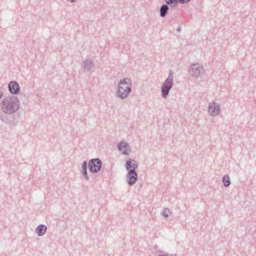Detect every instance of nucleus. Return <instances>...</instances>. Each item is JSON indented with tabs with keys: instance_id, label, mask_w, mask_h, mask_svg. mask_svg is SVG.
I'll list each match as a JSON object with an SVG mask.
<instances>
[{
	"instance_id": "nucleus-1",
	"label": "nucleus",
	"mask_w": 256,
	"mask_h": 256,
	"mask_svg": "<svg viewBox=\"0 0 256 256\" xmlns=\"http://www.w3.org/2000/svg\"><path fill=\"white\" fill-rule=\"evenodd\" d=\"M132 84L129 78H124L120 80L116 90L118 98L122 100L126 98L132 92Z\"/></svg>"
},
{
	"instance_id": "nucleus-2",
	"label": "nucleus",
	"mask_w": 256,
	"mask_h": 256,
	"mask_svg": "<svg viewBox=\"0 0 256 256\" xmlns=\"http://www.w3.org/2000/svg\"><path fill=\"white\" fill-rule=\"evenodd\" d=\"M173 86V72L170 70L167 78L162 84L161 88L162 96L163 98H166L170 90Z\"/></svg>"
},
{
	"instance_id": "nucleus-3",
	"label": "nucleus",
	"mask_w": 256,
	"mask_h": 256,
	"mask_svg": "<svg viewBox=\"0 0 256 256\" xmlns=\"http://www.w3.org/2000/svg\"><path fill=\"white\" fill-rule=\"evenodd\" d=\"M204 70L202 64L198 63L192 64L189 70V73L193 77L198 78L204 72Z\"/></svg>"
},
{
	"instance_id": "nucleus-4",
	"label": "nucleus",
	"mask_w": 256,
	"mask_h": 256,
	"mask_svg": "<svg viewBox=\"0 0 256 256\" xmlns=\"http://www.w3.org/2000/svg\"><path fill=\"white\" fill-rule=\"evenodd\" d=\"M220 105L218 104L215 102H212L209 104L208 112L210 116H214L218 115L220 114Z\"/></svg>"
},
{
	"instance_id": "nucleus-5",
	"label": "nucleus",
	"mask_w": 256,
	"mask_h": 256,
	"mask_svg": "<svg viewBox=\"0 0 256 256\" xmlns=\"http://www.w3.org/2000/svg\"><path fill=\"white\" fill-rule=\"evenodd\" d=\"M138 178V174L136 171L130 170L128 172V174L126 176V182L129 186H132L134 185Z\"/></svg>"
},
{
	"instance_id": "nucleus-6",
	"label": "nucleus",
	"mask_w": 256,
	"mask_h": 256,
	"mask_svg": "<svg viewBox=\"0 0 256 256\" xmlns=\"http://www.w3.org/2000/svg\"><path fill=\"white\" fill-rule=\"evenodd\" d=\"M138 168V164L135 160L129 158L126 160L125 168L128 172L130 170L136 171Z\"/></svg>"
},
{
	"instance_id": "nucleus-7",
	"label": "nucleus",
	"mask_w": 256,
	"mask_h": 256,
	"mask_svg": "<svg viewBox=\"0 0 256 256\" xmlns=\"http://www.w3.org/2000/svg\"><path fill=\"white\" fill-rule=\"evenodd\" d=\"M118 148L120 152L125 155H128L131 151L128 144L123 142L118 143Z\"/></svg>"
},
{
	"instance_id": "nucleus-8",
	"label": "nucleus",
	"mask_w": 256,
	"mask_h": 256,
	"mask_svg": "<svg viewBox=\"0 0 256 256\" xmlns=\"http://www.w3.org/2000/svg\"><path fill=\"white\" fill-rule=\"evenodd\" d=\"M89 166L91 172H96L100 170L101 162L98 159L92 160L90 162Z\"/></svg>"
},
{
	"instance_id": "nucleus-9",
	"label": "nucleus",
	"mask_w": 256,
	"mask_h": 256,
	"mask_svg": "<svg viewBox=\"0 0 256 256\" xmlns=\"http://www.w3.org/2000/svg\"><path fill=\"white\" fill-rule=\"evenodd\" d=\"M8 88L12 94H16L20 90L18 84L16 82H12L9 84Z\"/></svg>"
},
{
	"instance_id": "nucleus-10",
	"label": "nucleus",
	"mask_w": 256,
	"mask_h": 256,
	"mask_svg": "<svg viewBox=\"0 0 256 256\" xmlns=\"http://www.w3.org/2000/svg\"><path fill=\"white\" fill-rule=\"evenodd\" d=\"M169 7L167 4H163L160 8V16L162 18H164L168 14Z\"/></svg>"
},
{
	"instance_id": "nucleus-11",
	"label": "nucleus",
	"mask_w": 256,
	"mask_h": 256,
	"mask_svg": "<svg viewBox=\"0 0 256 256\" xmlns=\"http://www.w3.org/2000/svg\"><path fill=\"white\" fill-rule=\"evenodd\" d=\"M222 181L224 186L228 187L231 184L230 176L228 174L224 175L222 178Z\"/></svg>"
},
{
	"instance_id": "nucleus-12",
	"label": "nucleus",
	"mask_w": 256,
	"mask_h": 256,
	"mask_svg": "<svg viewBox=\"0 0 256 256\" xmlns=\"http://www.w3.org/2000/svg\"><path fill=\"white\" fill-rule=\"evenodd\" d=\"M46 228L44 225L38 226L36 228V233L39 236L44 234L46 232Z\"/></svg>"
},
{
	"instance_id": "nucleus-13",
	"label": "nucleus",
	"mask_w": 256,
	"mask_h": 256,
	"mask_svg": "<svg viewBox=\"0 0 256 256\" xmlns=\"http://www.w3.org/2000/svg\"><path fill=\"white\" fill-rule=\"evenodd\" d=\"M166 4L172 6H176L178 2V0H164Z\"/></svg>"
},
{
	"instance_id": "nucleus-14",
	"label": "nucleus",
	"mask_w": 256,
	"mask_h": 256,
	"mask_svg": "<svg viewBox=\"0 0 256 256\" xmlns=\"http://www.w3.org/2000/svg\"><path fill=\"white\" fill-rule=\"evenodd\" d=\"M170 213V210L168 208H164L162 212V215L164 216L166 218H168V214Z\"/></svg>"
},
{
	"instance_id": "nucleus-15",
	"label": "nucleus",
	"mask_w": 256,
	"mask_h": 256,
	"mask_svg": "<svg viewBox=\"0 0 256 256\" xmlns=\"http://www.w3.org/2000/svg\"><path fill=\"white\" fill-rule=\"evenodd\" d=\"M82 168L83 170V172L84 176H86V178H87V176H86V162H84L82 164Z\"/></svg>"
},
{
	"instance_id": "nucleus-16",
	"label": "nucleus",
	"mask_w": 256,
	"mask_h": 256,
	"mask_svg": "<svg viewBox=\"0 0 256 256\" xmlns=\"http://www.w3.org/2000/svg\"><path fill=\"white\" fill-rule=\"evenodd\" d=\"M190 0H178V2L181 4H185L188 3Z\"/></svg>"
},
{
	"instance_id": "nucleus-17",
	"label": "nucleus",
	"mask_w": 256,
	"mask_h": 256,
	"mask_svg": "<svg viewBox=\"0 0 256 256\" xmlns=\"http://www.w3.org/2000/svg\"><path fill=\"white\" fill-rule=\"evenodd\" d=\"M176 30L178 32H180L181 31V28L180 26H178L176 29Z\"/></svg>"
},
{
	"instance_id": "nucleus-18",
	"label": "nucleus",
	"mask_w": 256,
	"mask_h": 256,
	"mask_svg": "<svg viewBox=\"0 0 256 256\" xmlns=\"http://www.w3.org/2000/svg\"><path fill=\"white\" fill-rule=\"evenodd\" d=\"M2 96V92H0V98H1Z\"/></svg>"
}]
</instances>
